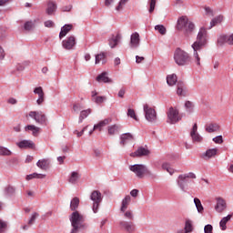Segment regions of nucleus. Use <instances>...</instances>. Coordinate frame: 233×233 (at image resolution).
I'll use <instances>...</instances> for the list:
<instances>
[{"label":"nucleus","mask_w":233,"mask_h":233,"mask_svg":"<svg viewBox=\"0 0 233 233\" xmlns=\"http://www.w3.org/2000/svg\"><path fill=\"white\" fill-rule=\"evenodd\" d=\"M208 38V33L207 32V28L201 27L197 35V40L191 46L194 50V62L196 63L197 66H201V57H199V54H198V52H199V50H201L205 45H207Z\"/></svg>","instance_id":"1"},{"label":"nucleus","mask_w":233,"mask_h":233,"mask_svg":"<svg viewBox=\"0 0 233 233\" xmlns=\"http://www.w3.org/2000/svg\"><path fill=\"white\" fill-rule=\"evenodd\" d=\"M177 28L178 30H184V35L186 37L192 35L194 34V30H196V25L194 23L188 21L187 16H181L177 20Z\"/></svg>","instance_id":"2"},{"label":"nucleus","mask_w":233,"mask_h":233,"mask_svg":"<svg viewBox=\"0 0 233 233\" xmlns=\"http://www.w3.org/2000/svg\"><path fill=\"white\" fill-rule=\"evenodd\" d=\"M69 220L71 221V227H73L70 233H77L80 228H85L86 227V225L83 224L85 218L83 215L79 214V211L73 212L69 217Z\"/></svg>","instance_id":"3"},{"label":"nucleus","mask_w":233,"mask_h":233,"mask_svg":"<svg viewBox=\"0 0 233 233\" xmlns=\"http://www.w3.org/2000/svg\"><path fill=\"white\" fill-rule=\"evenodd\" d=\"M174 59L178 66H185V65L190 63V55L181 48H177L174 54Z\"/></svg>","instance_id":"4"},{"label":"nucleus","mask_w":233,"mask_h":233,"mask_svg":"<svg viewBox=\"0 0 233 233\" xmlns=\"http://www.w3.org/2000/svg\"><path fill=\"white\" fill-rule=\"evenodd\" d=\"M129 170H131V172H134L137 177H139L140 179H143L145 174L152 176V172H150V170L147 168V166L143 164H135L133 166H130Z\"/></svg>","instance_id":"5"},{"label":"nucleus","mask_w":233,"mask_h":233,"mask_svg":"<svg viewBox=\"0 0 233 233\" xmlns=\"http://www.w3.org/2000/svg\"><path fill=\"white\" fill-rule=\"evenodd\" d=\"M167 123L169 125H176V123H179L181 121V116H179V110L176 107H169L167 111Z\"/></svg>","instance_id":"6"},{"label":"nucleus","mask_w":233,"mask_h":233,"mask_svg":"<svg viewBox=\"0 0 233 233\" xmlns=\"http://www.w3.org/2000/svg\"><path fill=\"white\" fill-rule=\"evenodd\" d=\"M90 199L93 201V212L97 214V211L99 210V205H101V201H103V196L99 191L94 190L90 195Z\"/></svg>","instance_id":"7"},{"label":"nucleus","mask_w":233,"mask_h":233,"mask_svg":"<svg viewBox=\"0 0 233 233\" xmlns=\"http://www.w3.org/2000/svg\"><path fill=\"white\" fill-rule=\"evenodd\" d=\"M144 114L148 123H156L157 121V113L147 104L144 105Z\"/></svg>","instance_id":"8"},{"label":"nucleus","mask_w":233,"mask_h":233,"mask_svg":"<svg viewBox=\"0 0 233 233\" xmlns=\"http://www.w3.org/2000/svg\"><path fill=\"white\" fill-rule=\"evenodd\" d=\"M29 117L35 119L39 125H45L46 123V115L43 111H30Z\"/></svg>","instance_id":"9"},{"label":"nucleus","mask_w":233,"mask_h":233,"mask_svg":"<svg viewBox=\"0 0 233 233\" xmlns=\"http://www.w3.org/2000/svg\"><path fill=\"white\" fill-rule=\"evenodd\" d=\"M188 177H190L191 179H196V174L190 172L187 175H179L178 176V179H180V180H177V185L183 192H185V183H186L187 178H188Z\"/></svg>","instance_id":"10"},{"label":"nucleus","mask_w":233,"mask_h":233,"mask_svg":"<svg viewBox=\"0 0 233 233\" xmlns=\"http://www.w3.org/2000/svg\"><path fill=\"white\" fill-rule=\"evenodd\" d=\"M217 204L215 206V210L218 214H222V212H225L227 210V200H225L223 198L218 197L216 198Z\"/></svg>","instance_id":"11"},{"label":"nucleus","mask_w":233,"mask_h":233,"mask_svg":"<svg viewBox=\"0 0 233 233\" xmlns=\"http://www.w3.org/2000/svg\"><path fill=\"white\" fill-rule=\"evenodd\" d=\"M62 46L65 50H72L76 46V36L71 35L62 41Z\"/></svg>","instance_id":"12"},{"label":"nucleus","mask_w":233,"mask_h":233,"mask_svg":"<svg viewBox=\"0 0 233 233\" xmlns=\"http://www.w3.org/2000/svg\"><path fill=\"white\" fill-rule=\"evenodd\" d=\"M149 155H150V150L143 147H139L137 150L130 154L131 157H143L145 156H149Z\"/></svg>","instance_id":"13"},{"label":"nucleus","mask_w":233,"mask_h":233,"mask_svg":"<svg viewBox=\"0 0 233 233\" xmlns=\"http://www.w3.org/2000/svg\"><path fill=\"white\" fill-rule=\"evenodd\" d=\"M57 11V4L54 0L47 1V7L46 9V14L47 15H56Z\"/></svg>","instance_id":"14"},{"label":"nucleus","mask_w":233,"mask_h":233,"mask_svg":"<svg viewBox=\"0 0 233 233\" xmlns=\"http://www.w3.org/2000/svg\"><path fill=\"white\" fill-rule=\"evenodd\" d=\"M141 39L139 38V33L135 32L131 35L129 46L130 48H138Z\"/></svg>","instance_id":"15"},{"label":"nucleus","mask_w":233,"mask_h":233,"mask_svg":"<svg viewBox=\"0 0 233 233\" xmlns=\"http://www.w3.org/2000/svg\"><path fill=\"white\" fill-rule=\"evenodd\" d=\"M225 43H228V45H233V34L231 35H222L218 37V46H223Z\"/></svg>","instance_id":"16"},{"label":"nucleus","mask_w":233,"mask_h":233,"mask_svg":"<svg viewBox=\"0 0 233 233\" xmlns=\"http://www.w3.org/2000/svg\"><path fill=\"white\" fill-rule=\"evenodd\" d=\"M190 136L194 143H201V141H203V137L198 134V124H194L190 132Z\"/></svg>","instance_id":"17"},{"label":"nucleus","mask_w":233,"mask_h":233,"mask_svg":"<svg viewBox=\"0 0 233 233\" xmlns=\"http://www.w3.org/2000/svg\"><path fill=\"white\" fill-rule=\"evenodd\" d=\"M119 225L121 228H124V230H126V232L130 233L136 230V225H134V222L122 220L120 221Z\"/></svg>","instance_id":"18"},{"label":"nucleus","mask_w":233,"mask_h":233,"mask_svg":"<svg viewBox=\"0 0 233 233\" xmlns=\"http://www.w3.org/2000/svg\"><path fill=\"white\" fill-rule=\"evenodd\" d=\"M34 94L38 96V99L36 100L37 105H43L45 103V91H43V87L38 86L35 88Z\"/></svg>","instance_id":"19"},{"label":"nucleus","mask_w":233,"mask_h":233,"mask_svg":"<svg viewBox=\"0 0 233 233\" xmlns=\"http://www.w3.org/2000/svg\"><path fill=\"white\" fill-rule=\"evenodd\" d=\"M130 141H134V135L130 133H124L120 135V145H122V147H125V145L130 143Z\"/></svg>","instance_id":"20"},{"label":"nucleus","mask_w":233,"mask_h":233,"mask_svg":"<svg viewBox=\"0 0 233 233\" xmlns=\"http://www.w3.org/2000/svg\"><path fill=\"white\" fill-rule=\"evenodd\" d=\"M216 156H218V148H211L202 154L201 157L207 161L212 157H216Z\"/></svg>","instance_id":"21"},{"label":"nucleus","mask_w":233,"mask_h":233,"mask_svg":"<svg viewBox=\"0 0 233 233\" xmlns=\"http://www.w3.org/2000/svg\"><path fill=\"white\" fill-rule=\"evenodd\" d=\"M16 145L19 148H35V144H34L32 140H22L18 142Z\"/></svg>","instance_id":"22"},{"label":"nucleus","mask_w":233,"mask_h":233,"mask_svg":"<svg viewBox=\"0 0 233 233\" xmlns=\"http://www.w3.org/2000/svg\"><path fill=\"white\" fill-rule=\"evenodd\" d=\"M72 28H74V25H72V24H67L65 25L62 28L61 31L59 33V38L63 39V37L66 36V34H68V32H70V30H72Z\"/></svg>","instance_id":"23"},{"label":"nucleus","mask_w":233,"mask_h":233,"mask_svg":"<svg viewBox=\"0 0 233 233\" xmlns=\"http://www.w3.org/2000/svg\"><path fill=\"white\" fill-rule=\"evenodd\" d=\"M121 41V35L117 34L116 36H112L108 39L109 46L110 48H116L117 46V44Z\"/></svg>","instance_id":"24"},{"label":"nucleus","mask_w":233,"mask_h":233,"mask_svg":"<svg viewBox=\"0 0 233 233\" xmlns=\"http://www.w3.org/2000/svg\"><path fill=\"white\" fill-rule=\"evenodd\" d=\"M36 167H38V168H41V170H48V167H50V161L46 158L38 160L36 163Z\"/></svg>","instance_id":"25"},{"label":"nucleus","mask_w":233,"mask_h":233,"mask_svg":"<svg viewBox=\"0 0 233 233\" xmlns=\"http://www.w3.org/2000/svg\"><path fill=\"white\" fill-rule=\"evenodd\" d=\"M103 63V65H105V63H106V53L105 52H101L100 54L96 55L95 56V65H99V63Z\"/></svg>","instance_id":"26"},{"label":"nucleus","mask_w":233,"mask_h":233,"mask_svg":"<svg viewBox=\"0 0 233 233\" xmlns=\"http://www.w3.org/2000/svg\"><path fill=\"white\" fill-rule=\"evenodd\" d=\"M233 218V213L228 215L227 217H224L220 222H219V227L221 230H226L227 229V223L230 221Z\"/></svg>","instance_id":"27"},{"label":"nucleus","mask_w":233,"mask_h":233,"mask_svg":"<svg viewBox=\"0 0 233 233\" xmlns=\"http://www.w3.org/2000/svg\"><path fill=\"white\" fill-rule=\"evenodd\" d=\"M110 121H112V120L108 119V118L101 120L99 122V124H96V125L94 126L93 130H99V132H101L103 130L104 127H106V125H109Z\"/></svg>","instance_id":"28"},{"label":"nucleus","mask_w":233,"mask_h":233,"mask_svg":"<svg viewBox=\"0 0 233 233\" xmlns=\"http://www.w3.org/2000/svg\"><path fill=\"white\" fill-rule=\"evenodd\" d=\"M121 128V126L119 125H111L109 127H107V133L109 136H116V134H117L119 132Z\"/></svg>","instance_id":"29"},{"label":"nucleus","mask_w":233,"mask_h":233,"mask_svg":"<svg viewBox=\"0 0 233 233\" xmlns=\"http://www.w3.org/2000/svg\"><path fill=\"white\" fill-rule=\"evenodd\" d=\"M131 199L132 198H130V195L125 197V198L122 200V205L120 208L121 212H125L127 208H128V205H130Z\"/></svg>","instance_id":"30"},{"label":"nucleus","mask_w":233,"mask_h":233,"mask_svg":"<svg viewBox=\"0 0 233 233\" xmlns=\"http://www.w3.org/2000/svg\"><path fill=\"white\" fill-rule=\"evenodd\" d=\"M107 73L106 72H103L102 74L98 75L96 76V81L98 83H112V80L109 79L107 76Z\"/></svg>","instance_id":"31"},{"label":"nucleus","mask_w":233,"mask_h":233,"mask_svg":"<svg viewBox=\"0 0 233 233\" xmlns=\"http://www.w3.org/2000/svg\"><path fill=\"white\" fill-rule=\"evenodd\" d=\"M25 130H30L35 137H37L39 136V132L41 130L40 127H37L34 125H28L25 127Z\"/></svg>","instance_id":"32"},{"label":"nucleus","mask_w":233,"mask_h":233,"mask_svg":"<svg viewBox=\"0 0 233 233\" xmlns=\"http://www.w3.org/2000/svg\"><path fill=\"white\" fill-rule=\"evenodd\" d=\"M167 83L169 86H174L177 82V76L176 74L168 75L167 76Z\"/></svg>","instance_id":"33"},{"label":"nucleus","mask_w":233,"mask_h":233,"mask_svg":"<svg viewBox=\"0 0 233 233\" xmlns=\"http://www.w3.org/2000/svg\"><path fill=\"white\" fill-rule=\"evenodd\" d=\"M46 177V175L33 173V174L27 175L25 179L26 181H30V179H45Z\"/></svg>","instance_id":"34"},{"label":"nucleus","mask_w":233,"mask_h":233,"mask_svg":"<svg viewBox=\"0 0 233 233\" xmlns=\"http://www.w3.org/2000/svg\"><path fill=\"white\" fill-rule=\"evenodd\" d=\"M218 130H219L218 124H208L206 126V132H208V134H213V132H218Z\"/></svg>","instance_id":"35"},{"label":"nucleus","mask_w":233,"mask_h":233,"mask_svg":"<svg viewBox=\"0 0 233 233\" xmlns=\"http://www.w3.org/2000/svg\"><path fill=\"white\" fill-rule=\"evenodd\" d=\"M177 96H185V83L183 81L177 82Z\"/></svg>","instance_id":"36"},{"label":"nucleus","mask_w":233,"mask_h":233,"mask_svg":"<svg viewBox=\"0 0 233 233\" xmlns=\"http://www.w3.org/2000/svg\"><path fill=\"white\" fill-rule=\"evenodd\" d=\"M90 114H92V109H86V110L81 111L78 123H83V120L86 119V117H88V116H90Z\"/></svg>","instance_id":"37"},{"label":"nucleus","mask_w":233,"mask_h":233,"mask_svg":"<svg viewBox=\"0 0 233 233\" xmlns=\"http://www.w3.org/2000/svg\"><path fill=\"white\" fill-rule=\"evenodd\" d=\"M184 230H185V233H190L194 231V226L192 224V220L186 219Z\"/></svg>","instance_id":"38"},{"label":"nucleus","mask_w":233,"mask_h":233,"mask_svg":"<svg viewBox=\"0 0 233 233\" xmlns=\"http://www.w3.org/2000/svg\"><path fill=\"white\" fill-rule=\"evenodd\" d=\"M4 194H5V196H7V197L14 196L15 194V187H14V186H10V185L5 187L4 189Z\"/></svg>","instance_id":"39"},{"label":"nucleus","mask_w":233,"mask_h":233,"mask_svg":"<svg viewBox=\"0 0 233 233\" xmlns=\"http://www.w3.org/2000/svg\"><path fill=\"white\" fill-rule=\"evenodd\" d=\"M194 203L197 208V210L199 214H203L205 208H203V204H201V200L198 198H194Z\"/></svg>","instance_id":"40"},{"label":"nucleus","mask_w":233,"mask_h":233,"mask_svg":"<svg viewBox=\"0 0 233 233\" xmlns=\"http://www.w3.org/2000/svg\"><path fill=\"white\" fill-rule=\"evenodd\" d=\"M79 208V198L75 197L70 203V208L74 212Z\"/></svg>","instance_id":"41"},{"label":"nucleus","mask_w":233,"mask_h":233,"mask_svg":"<svg viewBox=\"0 0 233 233\" xmlns=\"http://www.w3.org/2000/svg\"><path fill=\"white\" fill-rule=\"evenodd\" d=\"M223 21V15H218L215 18H213L210 22L209 28H213V26H216V25H219Z\"/></svg>","instance_id":"42"},{"label":"nucleus","mask_w":233,"mask_h":233,"mask_svg":"<svg viewBox=\"0 0 233 233\" xmlns=\"http://www.w3.org/2000/svg\"><path fill=\"white\" fill-rule=\"evenodd\" d=\"M78 179H79V174L76 171H73L69 177V183H72L73 185H75V183H76Z\"/></svg>","instance_id":"43"},{"label":"nucleus","mask_w":233,"mask_h":233,"mask_svg":"<svg viewBox=\"0 0 233 233\" xmlns=\"http://www.w3.org/2000/svg\"><path fill=\"white\" fill-rule=\"evenodd\" d=\"M185 108H186L187 112H189V114L194 112V103H192L190 101H186Z\"/></svg>","instance_id":"44"},{"label":"nucleus","mask_w":233,"mask_h":233,"mask_svg":"<svg viewBox=\"0 0 233 233\" xmlns=\"http://www.w3.org/2000/svg\"><path fill=\"white\" fill-rule=\"evenodd\" d=\"M162 168H163V170H167V172H168V174H170V176H172L174 174V168L170 167V164H168V163H163Z\"/></svg>","instance_id":"45"},{"label":"nucleus","mask_w":233,"mask_h":233,"mask_svg":"<svg viewBox=\"0 0 233 233\" xmlns=\"http://www.w3.org/2000/svg\"><path fill=\"white\" fill-rule=\"evenodd\" d=\"M127 116L131 117V119H135V121H139L137 116H136V111L132 108L127 109Z\"/></svg>","instance_id":"46"},{"label":"nucleus","mask_w":233,"mask_h":233,"mask_svg":"<svg viewBox=\"0 0 233 233\" xmlns=\"http://www.w3.org/2000/svg\"><path fill=\"white\" fill-rule=\"evenodd\" d=\"M12 154V151L10 149L0 146V156H10Z\"/></svg>","instance_id":"47"},{"label":"nucleus","mask_w":233,"mask_h":233,"mask_svg":"<svg viewBox=\"0 0 233 233\" xmlns=\"http://www.w3.org/2000/svg\"><path fill=\"white\" fill-rule=\"evenodd\" d=\"M155 30H157L161 35H165V34H167V28L163 25H156Z\"/></svg>","instance_id":"48"},{"label":"nucleus","mask_w":233,"mask_h":233,"mask_svg":"<svg viewBox=\"0 0 233 233\" xmlns=\"http://www.w3.org/2000/svg\"><path fill=\"white\" fill-rule=\"evenodd\" d=\"M37 218H39V213L34 212L32 214L30 219L28 220V225H30V226L34 225V223H35V220L37 219Z\"/></svg>","instance_id":"49"},{"label":"nucleus","mask_w":233,"mask_h":233,"mask_svg":"<svg viewBox=\"0 0 233 233\" xmlns=\"http://www.w3.org/2000/svg\"><path fill=\"white\" fill-rule=\"evenodd\" d=\"M128 3V0H120L118 5L116 7V10H117V12L123 10V8H125V5Z\"/></svg>","instance_id":"50"},{"label":"nucleus","mask_w":233,"mask_h":233,"mask_svg":"<svg viewBox=\"0 0 233 233\" xmlns=\"http://www.w3.org/2000/svg\"><path fill=\"white\" fill-rule=\"evenodd\" d=\"M106 100V96H96L93 98V101L96 104V105H101V103H104Z\"/></svg>","instance_id":"51"},{"label":"nucleus","mask_w":233,"mask_h":233,"mask_svg":"<svg viewBox=\"0 0 233 233\" xmlns=\"http://www.w3.org/2000/svg\"><path fill=\"white\" fill-rule=\"evenodd\" d=\"M24 28H25V30H27L28 32L30 30H34V24H33V22L32 21L25 22V25H24Z\"/></svg>","instance_id":"52"},{"label":"nucleus","mask_w":233,"mask_h":233,"mask_svg":"<svg viewBox=\"0 0 233 233\" xmlns=\"http://www.w3.org/2000/svg\"><path fill=\"white\" fill-rule=\"evenodd\" d=\"M156 10V0H149V14Z\"/></svg>","instance_id":"53"},{"label":"nucleus","mask_w":233,"mask_h":233,"mask_svg":"<svg viewBox=\"0 0 233 233\" xmlns=\"http://www.w3.org/2000/svg\"><path fill=\"white\" fill-rule=\"evenodd\" d=\"M1 225L4 226V228L2 229V231H0V233L6 232V230H8V223L6 221H4L3 219H0V227Z\"/></svg>","instance_id":"54"},{"label":"nucleus","mask_w":233,"mask_h":233,"mask_svg":"<svg viewBox=\"0 0 233 233\" xmlns=\"http://www.w3.org/2000/svg\"><path fill=\"white\" fill-rule=\"evenodd\" d=\"M44 25L46 26V28H54V26H56V24L52 20H47L44 23Z\"/></svg>","instance_id":"55"},{"label":"nucleus","mask_w":233,"mask_h":233,"mask_svg":"<svg viewBox=\"0 0 233 233\" xmlns=\"http://www.w3.org/2000/svg\"><path fill=\"white\" fill-rule=\"evenodd\" d=\"M214 143H217V145H221L223 143V137L218 136L213 138Z\"/></svg>","instance_id":"56"},{"label":"nucleus","mask_w":233,"mask_h":233,"mask_svg":"<svg viewBox=\"0 0 233 233\" xmlns=\"http://www.w3.org/2000/svg\"><path fill=\"white\" fill-rule=\"evenodd\" d=\"M212 230H214V228L210 224L206 225L204 228L205 233H212Z\"/></svg>","instance_id":"57"},{"label":"nucleus","mask_w":233,"mask_h":233,"mask_svg":"<svg viewBox=\"0 0 233 233\" xmlns=\"http://www.w3.org/2000/svg\"><path fill=\"white\" fill-rule=\"evenodd\" d=\"M127 90L125 89V87H122L117 94V96L120 97L121 99H123V97H125V94H126Z\"/></svg>","instance_id":"58"},{"label":"nucleus","mask_w":233,"mask_h":233,"mask_svg":"<svg viewBox=\"0 0 233 233\" xmlns=\"http://www.w3.org/2000/svg\"><path fill=\"white\" fill-rule=\"evenodd\" d=\"M86 128H88V127H85L80 132L77 130H75L74 134H76L77 137H81V136L85 134V130H86Z\"/></svg>","instance_id":"59"},{"label":"nucleus","mask_w":233,"mask_h":233,"mask_svg":"<svg viewBox=\"0 0 233 233\" xmlns=\"http://www.w3.org/2000/svg\"><path fill=\"white\" fill-rule=\"evenodd\" d=\"M125 218H127V219H134V215L132 214V211H127L124 214Z\"/></svg>","instance_id":"60"},{"label":"nucleus","mask_w":233,"mask_h":233,"mask_svg":"<svg viewBox=\"0 0 233 233\" xmlns=\"http://www.w3.org/2000/svg\"><path fill=\"white\" fill-rule=\"evenodd\" d=\"M72 10V5H65L62 7V12H70Z\"/></svg>","instance_id":"61"},{"label":"nucleus","mask_w":233,"mask_h":233,"mask_svg":"<svg viewBox=\"0 0 233 233\" xmlns=\"http://www.w3.org/2000/svg\"><path fill=\"white\" fill-rule=\"evenodd\" d=\"M81 105H79V104H75L74 106H73V110H74V112H79L80 110H81Z\"/></svg>","instance_id":"62"},{"label":"nucleus","mask_w":233,"mask_h":233,"mask_svg":"<svg viewBox=\"0 0 233 233\" xmlns=\"http://www.w3.org/2000/svg\"><path fill=\"white\" fill-rule=\"evenodd\" d=\"M138 194H139V190H137V189H133L130 192V196H132V198H137Z\"/></svg>","instance_id":"63"},{"label":"nucleus","mask_w":233,"mask_h":233,"mask_svg":"<svg viewBox=\"0 0 233 233\" xmlns=\"http://www.w3.org/2000/svg\"><path fill=\"white\" fill-rule=\"evenodd\" d=\"M7 103H9V105H17V99L11 97L7 100Z\"/></svg>","instance_id":"64"}]
</instances>
